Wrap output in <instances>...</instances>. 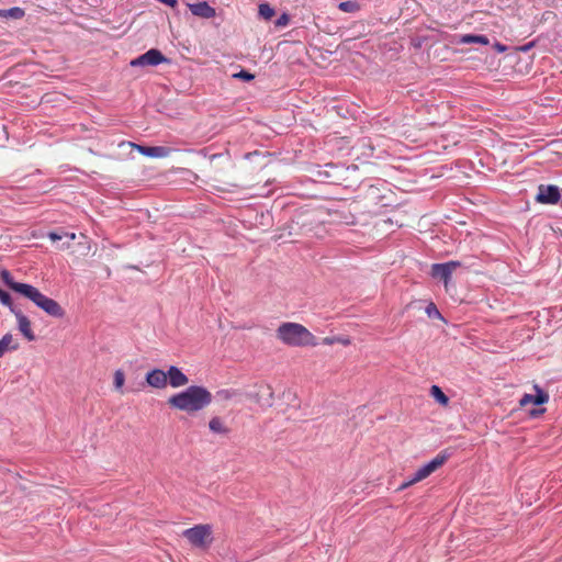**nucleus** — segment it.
<instances>
[{"instance_id":"1","label":"nucleus","mask_w":562,"mask_h":562,"mask_svg":"<svg viewBox=\"0 0 562 562\" xmlns=\"http://www.w3.org/2000/svg\"><path fill=\"white\" fill-rule=\"evenodd\" d=\"M212 398L213 396L206 387L191 385L184 391L170 396L167 403L172 408L190 414L207 407L212 403Z\"/></svg>"},{"instance_id":"2","label":"nucleus","mask_w":562,"mask_h":562,"mask_svg":"<svg viewBox=\"0 0 562 562\" xmlns=\"http://www.w3.org/2000/svg\"><path fill=\"white\" fill-rule=\"evenodd\" d=\"M277 337L289 346H305L313 338L312 334L301 324L283 323L277 330Z\"/></svg>"},{"instance_id":"3","label":"nucleus","mask_w":562,"mask_h":562,"mask_svg":"<svg viewBox=\"0 0 562 562\" xmlns=\"http://www.w3.org/2000/svg\"><path fill=\"white\" fill-rule=\"evenodd\" d=\"M24 296L31 300L37 307L42 308L49 316L61 318L65 315L64 308L57 301L44 295L33 285H31Z\"/></svg>"},{"instance_id":"4","label":"nucleus","mask_w":562,"mask_h":562,"mask_svg":"<svg viewBox=\"0 0 562 562\" xmlns=\"http://www.w3.org/2000/svg\"><path fill=\"white\" fill-rule=\"evenodd\" d=\"M183 537L195 547H205L211 541L212 528L210 525H196L183 531Z\"/></svg>"},{"instance_id":"5","label":"nucleus","mask_w":562,"mask_h":562,"mask_svg":"<svg viewBox=\"0 0 562 562\" xmlns=\"http://www.w3.org/2000/svg\"><path fill=\"white\" fill-rule=\"evenodd\" d=\"M461 266L460 261H448L443 263H434L430 268V276L434 279H439L443 281L445 285H448V282L451 279L452 273L456 271L457 268Z\"/></svg>"},{"instance_id":"6","label":"nucleus","mask_w":562,"mask_h":562,"mask_svg":"<svg viewBox=\"0 0 562 562\" xmlns=\"http://www.w3.org/2000/svg\"><path fill=\"white\" fill-rule=\"evenodd\" d=\"M247 397L261 407H270L273 404V391L268 384L257 385L255 392L247 393Z\"/></svg>"},{"instance_id":"7","label":"nucleus","mask_w":562,"mask_h":562,"mask_svg":"<svg viewBox=\"0 0 562 562\" xmlns=\"http://www.w3.org/2000/svg\"><path fill=\"white\" fill-rule=\"evenodd\" d=\"M168 59L162 55V53L158 49L151 48L147 50L145 54L138 56L137 58L131 60L130 65L132 67L137 66H157L161 63L167 61Z\"/></svg>"},{"instance_id":"8","label":"nucleus","mask_w":562,"mask_h":562,"mask_svg":"<svg viewBox=\"0 0 562 562\" xmlns=\"http://www.w3.org/2000/svg\"><path fill=\"white\" fill-rule=\"evenodd\" d=\"M561 194L557 186L553 184H540L538 187V193L536 200L542 204H557L560 201Z\"/></svg>"},{"instance_id":"9","label":"nucleus","mask_w":562,"mask_h":562,"mask_svg":"<svg viewBox=\"0 0 562 562\" xmlns=\"http://www.w3.org/2000/svg\"><path fill=\"white\" fill-rule=\"evenodd\" d=\"M167 382L171 387L178 389L189 383V378L175 366L169 367L167 371Z\"/></svg>"},{"instance_id":"10","label":"nucleus","mask_w":562,"mask_h":562,"mask_svg":"<svg viewBox=\"0 0 562 562\" xmlns=\"http://www.w3.org/2000/svg\"><path fill=\"white\" fill-rule=\"evenodd\" d=\"M188 8L190 12L199 18L212 19L216 15V11L206 1H200L196 3H189Z\"/></svg>"},{"instance_id":"11","label":"nucleus","mask_w":562,"mask_h":562,"mask_svg":"<svg viewBox=\"0 0 562 562\" xmlns=\"http://www.w3.org/2000/svg\"><path fill=\"white\" fill-rule=\"evenodd\" d=\"M146 383L155 389H165L168 385L167 371L153 369L146 374Z\"/></svg>"},{"instance_id":"12","label":"nucleus","mask_w":562,"mask_h":562,"mask_svg":"<svg viewBox=\"0 0 562 562\" xmlns=\"http://www.w3.org/2000/svg\"><path fill=\"white\" fill-rule=\"evenodd\" d=\"M536 391V395L532 394H525L520 400L519 404L520 406L525 407L529 404L533 405H542L549 401V395L546 393L542 389H540L538 385L533 386Z\"/></svg>"},{"instance_id":"13","label":"nucleus","mask_w":562,"mask_h":562,"mask_svg":"<svg viewBox=\"0 0 562 562\" xmlns=\"http://www.w3.org/2000/svg\"><path fill=\"white\" fill-rule=\"evenodd\" d=\"M1 276V280L4 282L5 285H8L11 290H13L14 292H18L20 293L21 295H25V293L29 291V289L31 288V284H26V283H21V282H16L14 281L12 274L10 273V271L3 269L0 273Z\"/></svg>"},{"instance_id":"14","label":"nucleus","mask_w":562,"mask_h":562,"mask_svg":"<svg viewBox=\"0 0 562 562\" xmlns=\"http://www.w3.org/2000/svg\"><path fill=\"white\" fill-rule=\"evenodd\" d=\"M435 471L436 470L434 469L431 462L429 461L428 463L420 467L408 481L402 483L400 486V490H404V488L411 486L412 484L426 479Z\"/></svg>"},{"instance_id":"15","label":"nucleus","mask_w":562,"mask_h":562,"mask_svg":"<svg viewBox=\"0 0 562 562\" xmlns=\"http://www.w3.org/2000/svg\"><path fill=\"white\" fill-rule=\"evenodd\" d=\"M131 145L136 147L140 154L147 157H165L168 154V149L162 146H142L133 143Z\"/></svg>"},{"instance_id":"16","label":"nucleus","mask_w":562,"mask_h":562,"mask_svg":"<svg viewBox=\"0 0 562 562\" xmlns=\"http://www.w3.org/2000/svg\"><path fill=\"white\" fill-rule=\"evenodd\" d=\"M457 44H481L488 45L490 40L485 35H476V34H463L460 35L456 42Z\"/></svg>"},{"instance_id":"17","label":"nucleus","mask_w":562,"mask_h":562,"mask_svg":"<svg viewBox=\"0 0 562 562\" xmlns=\"http://www.w3.org/2000/svg\"><path fill=\"white\" fill-rule=\"evenodd\" d=\"M18 327L19 330L22 333V335L29 340L33 341L35 339V335L31 329V322L26 316H21L20 319H18Z\"/></svg>"},{"instance_id":"18","label":"nucleus","mask_w":562,"mask_h":562,"mask_svg":"<svg viewBox=\"0 0 562 562\" xmlns=\"http://www.w3.org/2000/svg\"><path fill=\"white\" fill-rule=\"evenodd\" d=\"M19 348V344L14 341L13 336L11 334H5L0 339V358L8 351V350H16Z\"/></svg>"},{"instance_id":"19","label":"nucleus","mask_w":562,"mask_h":562,"mask_svg":"<svg viewBox=\"0 0 562 562\" xmlns=\"http://www.w3.org/2000/svg\"><path fill=\"white\" fill-rule=\"evenodd\" d=\"M209 428L214 434H228L229 429L223 424L220 417H213L209 422Z\"/></svg>"},{"instance_id":"20","label":"nucleus","mask_w":562,"mask_h":562,"mask_svg":"<svg viewBox=\"0 0 562 562\" xmlns=\"http://www.w3.org/2000/svg\"><path fill=\"white\" fill-rule=\"evenodd\" d=\"M0 16L11 19H22L24 16V10L19 7L0 10Z\"/></svg>"},{"instance_id":"21","label":"nucleus","mask_w":562,"mask_h":562,"mask_svg":"<svg viewBox=\"0 0 562 562\" xmlns=\"http://www.w3.org/2000/svg\"><path fill=\"white\" fill-rule=\"evenodd\" d=\"M430 395L441 405L446 406L449 403V397L438 385H432L430 387Z\"/></svg>"},{"instance_id":"22","label":"nucleus","mask_w":562,"mask_h":562,"mask_svg":"<svg viewBox=\"0 0 562 562\" xmlns=\"http://www.w3.org/2000/svg\"><path fill=\"white\" fill-rule=\"evenodd\" d=\"M258 14L261 19L268 21L274 16V9L267 2L260 3L258 7Z\"/></svg>"},{"instance_id":"23","label":"nucleus","mask_w":562,"mask_h":562,"mask_svg":"<svg viewBox=\"0 0 562 562\" xmlns=\"http://www.w3.org/2000/svg\"><path fill=\"white\" fill-rule=\"evenodd\" d=\"M239 395L240 392L234 389H223L216 392V396L222 401H229Z\"/></svg>"},{"instance_id":"24","label":"nucleus","mask_w":562,"mask_h":562,"mask_svg":"<svg viewBox=\"0 0 562 562\" xmlns=\"http://www.w3.org/2000/svg\"><path fill=\"white\" fill-rule=\"evenodd\" d=\"M124 382H125V374L124 372L119 369L114 372V387L119 391H122V387L124 385Z\"/></svg>"},{"instance_id":"25","label":"nucleus","mask_w":562,"mask_h":562,"mask_svg":"<svg viewBox=\"0 0 562 562\" xmlns=\"http://www.w3.org/2000/svg\"><path fill=\"white\" fill-rule=\"evenodd\" d=\"M449 454L447 452H440L432 460H430L435 470L440 468L447 460Z\"/></svg>"},{"instance_id":"26","label":"nucleus","mask_w":562,"mask_h":562,"mask_svg":"<svg viewBox=\"0 0 562 562\" xmlns=\"http://www.w3.org/2000/svg\"><path fill=\"white\" fill-rule=\"evenodd\" d=\"M338 8L344 12H355L359 9L358 3L352 1L340 2Z\"/></svg>"},{"instance_id":"27","label":"nucleus","mask_w":562,"mask_h":562,"mask_svg":"<svg viewBox=\"0 0 562 562\" xmlns=\"http://www.w3.org/2000/svg\"><path fill=\"white\" fill-rule=\"evenodd\" d=\"M290 23V15L288 13H282L274 22L277 27H284Z\"/></svg>"},{"instance_id":"28","label":"nucleus","mask_w":562,"mask_h":562,"mask_svg":"<svg viewBox=\"0 0 562 562\" xmlns=\"http://www.w3.org/2000/svg\"><path fill=\"white\" fill-rule=\"evenodd\" d=\"M233 78L241 79V80H245V81H251L255 78V75H252V74H250V72H248L246 70H240L239 72L234 74Z\"/></svg>"},{"instance_id":"29","label":"nucleus","mask_w":562,"mask_h":562,"mask_svg":"<svg viewBox=\"0 0 562 562\" xmlns=\"http://www.w3.org/2000/svg\"><path fill=\"white\" fill-rule=\"evenodd\" d=\"M426 313L429 317H441L440 312L438 311L434 303L427 305Z\"/></svg>"},{"instance_id":"30","label":"nucleus","mask_w":562,"mask_h":562,"mask_svg":"<svg viewBox=\"0 0 562 562\" xmlns=\"http://www.w3.org/2000/svg\"><path fill=\"white\" fill-rule=\"evenodd\" d=\"M11 296L8 292L3 291L2 289H0V302L3 304V305H11Z\"/></svg>"},{"instance_id":"31","label":"nucleus","mask_w":562,"mask_h":562,"mask_svg":"<svg viewBox=\"0 0 562 562\" xmlns=\"http://www.w3.org/2000/svg\"><path fill=\"white\" fill-rule=\"evenodd\" d=\"M7 306L10 308L11 313L14 314V316L16 317V321L20 319L21 316H25L21 312V310H19L12 302H11V305H7Z\"/></svg>"},{"instance_id":"32","label":"nucleus","mask_w":562,"mask_h":562,"mask_svg":"<svg viewBox=\"0 0 562 562\" xmlns=\"http://www.w3.org/2000/svg\"><path fill=\"white\" fill-rule=\"evenodd\" d=\"M48 237L53 240V241H56V240H60L63 238V235L61 234H58L56 232H50L48 234Z\"/></svg>"},{"instance_id":"33","label":"nucleus","mask_w":562,"mask_h":562,"mask_svg":"<svg viewBox=\"0 0 562 562\" xmlns=\"http://www.w3.org/2000/svg\"><path fill=\"white\" fill-rule=\"evenodd\" d=\"M158 1H159L160 3H165V4H167V5H169V7H172V8H173V7H176V5H177V2H178L177 0H158Z\"/></svg>"},{"instance_id":"34","label":"nucleus","mask_w":562,"mask_h":562,"mask_svg":"<svg viewBox=\"0 0 562 562\" xmlns=\"http://www.w3.org/2000/svg\"><path fill=\"white\" fill-rule=\"evenodd\" d=\"M543 412H544V409H543V408H540V409H532V411L530 412V415H531L532 417H537V416H539L540 414H542Z\"/></svg>"},{"instance_id":"35","label":"nucleus","mask_w":562,"mask_h":562,"mask_svg":"<svg viewBox=\"0 0 562 562\" xmlns=\"http://www.w3.org/2000/svg\"><path fill=\"white\" fill-rule=\"evenodd\" d=\"M495 47L497 48L498 52H504L506 49V47L499 43H496Z\"/></svg>"}]
</instances>
